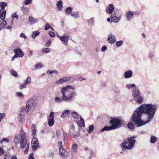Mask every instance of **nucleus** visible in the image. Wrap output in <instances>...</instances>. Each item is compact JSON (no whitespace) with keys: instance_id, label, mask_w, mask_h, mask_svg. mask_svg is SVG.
Here are the masks:
<instances>
[{"instance_id":"1","label":"nucleus","mask_w":159,"mask_h":159,"mask_svg":"<svg viewBox=\"0 0 159 159\" xmlns=\"http://www.w3.org/2000/svg\"><path fill=\"white\" fill-rule=\"evenodd\" d=\"M157 108L156 104L144 103L135 110L131 117V120L138 127L144 125L153 119Z\"/></svg>"},{"instance_id":"2","label":"nucleus","mask_w":159,"mask_h":159,"mask_svg":"<svg viewBox=\"0 0 159 159\" xmlns=\"http://www.w3.org/2000/svg\"><path fill=\"white\" fill-rule=\"evenodd\" d=\"M70 89L74 90L75 88L74 86L71 85H68L64 87L61 88V97H56L55 101L57 103H61L63 102H70L73 101L75 98V97L77 96V93L75 91L70 92L69 94L68 93L70 92Z\"/></svg>"},{"instance_id":"3","label":"nucleus","mask_w":159,"mask_h":159,"mask_svg":"<svg viewBox=\"0 0 159 159\" xmlns=\"http://www.w3.org/2000/svg\"><path fill=\"white\" fill-rule=\"evenodd\" d=\"M124 121L121 119L118 118L112 119L109 122V123L111 126L108 127L105 126L100 131L103 132L105 131H109L120 127L123 124Z\"/></svg>"},{"instance_id":"4","label":"nucleus","mask_w":159,"mask_h":159,"mask_svg":"<svg viewBox=\"0 0 159 159\" xmlns=\"http://www.w3.org/2000/svg\"><path fill=\"white\" fill-rule=\"evenodd\" d=\"M15 143L17 145L20 143V147L21 149L24 148L27 144V141L26 139V134L21 129L20 134L16 135L14 140Z\"/></svg>"},{"instance_id":"5","label":"nucleus","mask_w":159,"mask_h":159,"mask_svg":"<svg viewBox=\"0 0 159 159\" xmlns=\"http://www.w3.org/2000/svg\"><path fill=\"white\" fill-rule=\"evenodd\" d=\"M132 96L135 101L139 104H141L143 101V98L141 95L139 89L135 88L133 90L132 93Z\"/></svg>"},{"instance_id":"6","label":"nucleus","mask_w":159,"mask_h":159,"mask_svg":"<svg viewBox=\"0 0 159 159\" xmlns=\"http://www.w3.org/2000/svg\"><path fill=\"white\" fill-rule=\"evenodd\" d=\"M72 116L75 119H78L80 117V121L79 120H78L77 121V124L79 126L81 127L82 126L84 127V119L80 116L78 113L77 112L74 111L71 113Z\"/></svg>"},{"instance_id":"7","label":"nucleus","mask_w":159,"mask_h":159,"mask_svg":"<svg viewBox=\"0 0 159 159\" xmlns=\"http://www.w3.org/2000/svg\"><path fill=\"white\" fill-rule=\"evenodd\" d=\"M7 6V4L5 2H0V7H1L0 10V18L2 20L4 19L5 17L6 11L4 10V8Z\"/></svg>"},{"instance_id":"8","label":"nucleus","mask_w":159,"mask_h":159,"mask_svg":"<svg viewBox=\"0 0 159 159\" xmlns=\"http://www.w3.org/2000/svg\"><path fill=\"white\" fill-rule=\"evenodd\" d=\"M36 104V102L33 98H31L26 103V107H25V111L26 113H28L30 109L33 107H35Z\"/></svg>"},{"instance_id":"9","label":"nucleus","mask_w":159,"mask_h":159,"mask_svg":"<svg viewBox=\"0 0 159 159\" xmlns=\"http://www.w3.org/2000/svg\"><path fill=\"white\" fill-rule=\"evenodd\" d=\"M136 136L134 135L130 137L127 138L126 139V140L124 143L123 144H125V143H126L127 141L128 142V141L129 142V146L128 147V148L130 149L133 148L136 142V140L134 139L136 138Z\"/></svg>"},{"instance_id":"10","label":"nucleus","mask_w":159,"mask_h":159,"mask_svg":"<svg viewBox=\"0 0 159 159\" xmlns=\"http://www.w3.org/2000/svg\"><path fill=\"white\" fill-rule=\"evenodd\" d=\"M75 126L74 124H72L71 125L69 132L70 135L73 138H76L77 137L80 136L79 133H77L76 134H74Z\"/></svg>"},{"instance_id":"11","label":"nucleus","mask_w":159,"mask_h":159,"mask_svg":"<svg viewBox=\"0 0 159 159\" xmlns=\"http://www.w3.org/2000/svg\"><path fill=\"white\" fill-rule=\"evenodd\" d=\"M54 113L53 112H51L48 117V123L49 126L50 127L52 126L54 123Z\"/></svg>"},{"instance_id":"12","label":"nucleus","mask_w":159,"mask_h":159,"mask_svg":"<svg viewBox=\"0 0 159 159\" xmlns=\"http://www.w3.org/2000/svg\"><path fill=\"white\" fill-rule=\"evenodd\" d=\"M31 145L33 149L35 150L39 148L38 141L36 138H34L32 139Z\"/></svg>"},{"instance_id":"13","label":"nucleus","mask_w":159,"mask_h":159,"mask_svg":"<svg viewBox=\"0 0 159 159\" xmlns=\"http://www.w3.org/2000/svg\"><path fill=\"white\" fill-rule=\"evenodd\" d=\"M58 38L64 44L66 45H67L69 37L67 35L65 34L62 36H58Z\"/></svg>"},{"instance_id":"14","label":"nucleus","mask_w":159,"mask_h":159,"mask_svg":"<svg viewBox=\"0 0 159 159\" xmlns=\"http://www.w3.org/2000/svg\"><path fill=\"white\" fill-rule=\"evenodd\" d=\"M71 77H70L67 76L66 77H63L60 80L57 81L55 83L57 84H62L64 82H66L67 81L69 80Z\"/></svg>"},{"instance_id":"15","label":"nucleus","mask_w":159,"mask_h":159,"mask_svg":"<svg viewBox=\"0 0 159 159\" xmlns=\"http://www.w3.org/2000/svg\"><path fill=\"white\" fill-rule=\"evenodd\" d=\"M107 41L110 43L111 44L114 43L116 41L115 36L114 35L111 34H109L108 36Z\"/></svg>"},{"instance_id":"16","label":"nucleus","mask_w":159,"mask_h":159,"mask_svg":"<svg viewBox=\"0 0 159 159\" xmlns=\"http://www.w3.org/2000/svg\"><path fill=\"white\" fill-rule=\"evenodd\" d=\"M15 54H17V57H22L24 55V52L21 48H18L14 50Z\"/></svg>"},{"instance_id":"17","label":"nucleus","mask_w":159,"mask_h":159,"mask_svg":"<svg viewBox=\"0 0 159 159\" xmlns=\"http://www.w3.org/2000/svg\"><path fill=\"white\" fill-rule=\"evenodd\" d=\"M125 140H126V139H124L123 140V143H122V144H121L122 149V150L123 151V152L125 151L126 149H128V150H130L132 148H131L130 149L129 148H128V147L129 146V142L128 141V142L127 141L126 143H125V144H124H124H123V143L125 142Z\"/></svg>"},{"instance_id":"18","label":"nucleus","mask_w":159,"mask_h":159,"mask_svg":"<svg viewBox=\"0 0 159 159\" xmlns=\"http://www.w3.org/2000/svg\"><path fill=\"white\" fill-rule=\"evenodd\" d=\"M25 111L26 112L25 107H23L21 109L20 112L19 114V117L21 119V120H19L20 122H21L23 118Z\"/></svg>"},{"instance_id":"19","label":"nucleus","mask_w":159,"mask_h":159,"mask_svg":"<svg viewBox=\"0 0 159 159\" xmlns=\"http://www.w3.org/2000/svg\"><path fill=\"white\" fill-rule=\"evenodd\" d=\"M133 72L132 71L129 70L125 72L124 74V78L125 79H128L131 78Z\"/></svg>"},{"instance_id":"20","label":"nucleus","mask_w":159,"mask_h":159,"mask_svg":"<svg viewBox=\"0 0 159 159\" xmlns=\"http://www.w3.org/2000/svg\"><path fill=\"white\" fill-rule=\"evenodd\" d=\"M155 53L154 50L149 51L148 57L149 59L152 60L155 57Z\"/></svg>"},{"instance_id":"21","label":"nucleus","mask_w":159,"mask_h":159,"mask_svg":"<svg viewBox=\"0 0 159 159\" xmlns=\"http://www.w3.org/2000/svg\"><path fill=\"white\" fill-rule=\"evenodd\" d=\"M134 15V13L131 11H129L127 12L125 14L126 20L128 21H130Z\"/></svg>"},{"instance_id":"22","label":"nucleus","mask_w":159,"mask_h":159,"mask_svg":"<svg viewBox=\"0 0 159 159\" xmlns=\"http://www.w3.org/2000/svg\"><path fill=\"white\" fill-rule=\"evenodd\" d=\"M63 3L61 0L59 1L56 4V6L57 10L60 11H61L63 7Z\"/></svg>"},{"instance_id":"23","label":"nucleus","mask_w":159,"mask_h":159,"mask_svg":"<svg viewBox=\"0 0 159 159\" xmlns=\"http://www.w3.org/2000/svg\"><path fill=\"white\" fill-rule=\"evenodd\" d=\"M114 5L112 4H110L106 10V12L108 14H111L114 10Z\"/></svg>"},{"instance_id":"24","label":"nucleus","mask_w":159,"mask_h":159,"mask_svg":"<svg viewBox=\"0 0 159 159\" xmlns=\"http://www.w3.org/2000/svg\"><path fill=\"white\" fill-rule=\"evenodd\" d=\"M29 20L31 25H33L38 22V19L34 18L32 16H30L29 17Z\"/></svg>"},{"instance_id":"25","label":"nucleus","mask_w":159,"mask_h":159,"mask_svg":"<svg viewBox=\"0 0 159 159\" xmlns=\"http://www.w3.org/2000/svg\"><path fill=\"white\" fill-rule=\"evenodd\" d=\"M59 150L60 155L62 157H66L65 156V153L66 151L63 147H59Z\"/></svg>"},{"instance_id":"26","label":"nucleus","mask_w":159,"mask_h":159,"mask_svg":"<svg viewBox=\"0 0 159 159\" xmlns=\"http://www.w3.org/2000/svg\"><path fill=\"white\" fill-rule=\"evenodd\" d=\"M111 21L115 23L118 22L120 20V18L117 17L116 16H113V15H111Z\"/></svg>"},{"instance_id":"27","label":"nucleus","mask_w":159,"mask_h":159,"mask_svg":"<svg viewBox=\"0 0 159 159\" xmlns=\"http://www.w3.org/2000/svg\"><path fill=\"white\" fill-rule=\"evenodd\" d=\"M0 20V28L1 29H4L5 28V26L6 25L7 22L5 20H4L5 19H2Z\"/></svg>"},{"instance_id":"28","label":"nucleus","mask_w":159,"mask_h":159,"mask_svg":"<svg viewBox=\"0 0 159 159\" xmlns=\"http://www.w3.org/2000/svg\"><path fill=\"white\" fill-rule=\"evenodd\" d=\"M70 114V111L68 110H66L62 112L61 116L62 118H65L67 116Z\"/></svg>"},{"instance_id":"29","label":"nucleus","mask_w":159,"mask_h":159,"mask_svg":"<svg viewBox=\"0 0 159 159\" xmlns=\"http://www.w3.org/2000/svg\"><path fill=\"white\" fill-rule=\"evenodd\" d=\"M72 11V8L70 7H67L65 10V13L66 15H69L71 14V12Z\"/></svg>"},{"instance_id":"30","label":"nucleus","mask_w":159,"mask_h":159,"mask_svg":"<svg viewBox=\"0 0 159 159\" xmlns=\"http://www.w3.org/2000/svg\"><path fill=\"white\" fill-rule=\"evenodd\" d=\"M157 138L154 135H152L150 139V142L151 143H154L157 141Z\"/></svg>"},{"instance_id":"31","label":"nucleus","mask_w":159,"mask_h":159,"mask_svg":"<svg viewBox=\"0 0 159 159\" xmlns=\"http://www.w3.org/2000/svg\"><path fill=\"white\" fill-rule=\"evenodd\" d=\"M40 33L39 31H34L32 33L31 36L33 39H34Z\"/></svg>"},{"instance_id":"32","label":"nucleus","mask_w":159,"mask_h":159,"mask_svg":"<svg viewBox=\"0 0 159 159\" xmlns=\"http://www.w3.org/2000/svg\"><path fill=\"white\" fill-rule=\"evenodd\" d=\"M31 129L32 131V135L34 136L36 135V130L35 129V125L33 124L31 126Z\"/></svg>"},{"instance_id":"33","label":"nucleus","mask_w":159,"mask_h":159,"mask_svg":"<svg viewBox=\"0 0 159 159\" xmlns=\"http://www.w3.org/2000/svg\"><path fill=\"white\" fill-rule=\"evenodd\" d=\"M12 17V20L11 21V23H12L13 22V19L15 18H16V19H18V16L16 14V12H15L11 16Z\"/></svg>"},{"instance_id":"34","label":"nucleus","mask_w":159,"mask_h":159,"mask_svg":"<svg viewBox=\"0 0 159 159\" xmlns=\"http://www.w3.org/2000/svg\"><path fill=\"white\" fill-rule=\"evenodd\" d=\"M79 14V13L78 11L73 12V13L71 14V15L75 18H78L80 16Z\"/></svg>"},{"instance_id":"35","label":"nucleus","mask_w":159,"mask_h":159,"mask_svg":"<svg viewBox=\"0 0 159 159\" xmlns=\"http://www.w3.org/2000/svg\"><path fill=\"white\" fill-rule=\"evenodd\" d=\"M111 15H113V16H116L117 17H118L119 18H120L121 16V14L119 11H115L113 14H111Z\"/></svg>"},{"instance_id":"36","label":"nucleus","mask_w":159,"mask_h":159,"mask_svg":"<svg viewBox=\"0 0 159 159\" xmlns=\"http://www.w3.org/2000/svg\"><path fill=\"white\" fill-rule=\"evenodd\" d=\"M123 42L122 40L117 41L116 42V45L117 48L120 47L122 44Z\"/></svg>"},{"instance_id":"37","label":"nucleus","mask_w":159,"mask_h":159,"mask_svg":"<svg viewBox=\"0 0 159 159\" xmlns=\"http://www.w3.org/2000/svg\"><path fill=\"white\" fill-rule=\"evenodd\" d=\"M89 152H90V157L89 159H91L92 157H94L95 156V153L91 149L89 150Z\"/></svg>"},{"instance_id":"38","label":"nucleus","mask_w":159,"mask_h":159,"mask_svg":"<svg viewBox=\"0 0 159 159\" xmlns=\"http://www.w3.org/2000/svg\"><path fill=\"white\" fill-rule=\"evenodd\" d=\"M31 81V77H28L24 81V82L25 84H29L30 83Z\"/></svg>"},{"instance_id":"39","label":"nucleus","mask_w":159,"mask_h":159,"mask_svg":"<svg viewBox=\"0 0 159 159\" xmlns=\"http://www.w3.org/2000/svg\"><path fill=\"white\" fill-rule=\"evenodd\" d=\"M135 85L134 84H127L125 85L126 87L128 89H129L131 88H135Z\"/></svg>"},{"instance_id":"40","label":"nucleus","mask_w":159,"mask_h":159,"mask_svg":"<svg viewBox=\"0 0 159 159\" xmlns=\"http://www.w3.org/2000/svg\"><path fill=\"white\" fill-rule=\"evenodd\" d=\"M94 128V126L93 125H90L89 128L87 129V132L89 133H91L93 130Z\"/></svg>"},{"instance_id":"41","label":"nucleus","mask_w":159,"mask_h":159,"mask_svg":"<svg viewBox=\"0 0 159 159\" xmlns=\"http://www.w3.org/2000/svg\"><path fill=\"white\" fill-rule=\"evenodd\" d=\"M78 148V146L76 144H73L72 147V151L73 152H75L76 151Z\"/></svg>"},{"instance_id":"42","label":"nucleus","mask_w":159,"mask_h":159,"mask_svg":"<svg viewBox=\"0 0 159 159\" xmlns=\"http://www.w3.org/2000/svg\"><path fill=\"white\" fill-rule=\"evenodd\" d=\"M88 24L89 25H93L94 23V20L93 18H92L88 20Z\"/></svg>"},{"instance_id":"43","label":"nucleus","mask_w":159,"mask_h":159,"mask_svg":"<svg viewBox=\"0 0 159 159\" xmlns=\"http://www.w3.org/2000/svg\"><path fill=\"white\" fill-rule=\"evenodd\" d=\"M127 126L130 129H134V125L131 122L129 123L127 125Z\"/></svg>"},{"instance_id":"44","label":"nucleus","mask_w":159,"mask_h":159,"mask_svg":"<svg viewBox=\"0 0 159 159\" xmlns=\"http://www.w3.org/2000/svg\"><path fill=\"white\" fill-rule=\"evenodd\" d=\"M42 66V64L41 63H38L35 65L34 67L36 69H38L41 68Z\"/></svg>"},{"instance_id":"45","label":"nucleus","mask_w":159,"mask_h":159,"mask_svg":"<svg viewBox=\"0 0 159 159\" xmlns=\"http://www.w3.org/2000/svg\"><path fill=\"white\" fill-rule=\"evenodd\" d=\"M49 28L52 29L50 25L48 23H46L44 26V30H47Z\"/></svg>"},{"instance_id":"46","label":"nucleus","mask_w":159,"mask_h":159,"mask_svg":"<svg viewBox=\"0 0 159 159\" xmlns=\"http://www.w3.org/2000/svg\"><path fill=\"white\" fill-rule=\"evenodd\" d=\"M42 52L43 53H48L50 52V49L48 48L43 49Z\"/></svg>"},{"instance_id":"47","label":"nucleus","mask_w":159,"mask_h":159,"mask_svg":"<svg viewBox=\"0 0 159 159\" xmlns=\"http://www.w3.org/2000/svg\"><path fill=\"white\" fill-rule=\"evenodd\" d=\"M11 75L15 77H16L17 75V73L14 70H11Z\"/></svg>"},{"instance_id":"48","label":"nucleus","mask_w":159,"mask_h":159,"mask_svg":"<svg viewBox=\"0 0 159 159\" xmlns=\"http://www.w3.org/2000/svg\"><path fill=\"white\" fill-rule=\"evenodd\" d=\"M63 136L64 141L66 142H67L68 141V140L67 134L65 132H64L63 134Z\"/></svg>"},{"instance_id":"49","label":"nucleus","mask_w":159,"mask_h":159,"mask_svg":"<svg viewBox=\"0 0 159 159\" xmlns=\"http://www.w3.org/2000/svg\"><path fill=\"white\" fill-rule=\"evenodd\" d=\"M47 73L49 74H51L53 73L57 74L58 71L56 70L52 71H50L49 70H48L47 71Z\"/></svg>"},{"instance_id":"50","label":"nucleus","mask_w":159,"mask_h":159,"mask_svg":"<svg viewBox=\"0 0 159 159\" xmlns=\"http://www.w3.org/2000/svg\"><path fill=\"white\" fill-rule=\"evenodd\" d=\"M26 84H25L24 83H24H22L20 84V88L22 89L24 88H25L26 87Z\"/></svg>"},{"instance_id":"51","label":"nucleus","mask_w":159,"mask_h":159,"mask_svg":"<svg viewBox=\"0 0 159 159\" xmlns=\"http://www.w3.org/2000/svg\"><path fill=\"white\" fill-rule=\"evenodd\" d=\"M16 95H17L18 97L22 98L23 97L24 95L22 94V93L20 92H18L16 93Z\"/></svg>"},{"instance_id":"52","label":"nucleus","mask_w":159,"mask_h":159,"mask_svg":"<svg viewBox=\"0 0 159 159\" xmlns=\"http://www.w3.org/2000/svg\"><path fill=\"white\" fill-rule=\"evenodd\" d=\"M9 141L8 139H6L5 138L2 139L0 141L1 143H2L3 142H5L6 143H8Z\"/></svg>"},{"instance_id":"53","label":"nucleus","mask_w":159,"mask_h":159,"mask_svg":"<svg viewBox=\"0 0 159 159\" xmlns=\"http://www.w3.org/2000/svg\"><path fill=\"white\" fill-rule=\"evenodd\" d=\"M5 151L0 146V156L3 155L5 153Z\"/></svg>"},{"instance_id":"54","label":"nucleus","mask_w":159,"mask_h":159,"mask_svg":"<svg viewBox=\"0 0 159 159\" xmlns=\"http://www.w3.org/2000/svg\"><path fill=\"white\" fill-rule=\"evenodd\" d=\"M32 1V0H25L24 2V4L25 5H27L30 4Z\"/></svg>"},{"instance_id":"55","label":"nucleus","mask_w":159,"mask_h":159,"mask_svg":"<svg viewBox=\"0 0 159 159\" xmlns=\"http://www.w3.org/2000/svg\"><path fill=\"white\" fill-rule=\"evenodd\" d=\"M49 34L51 37H54L55 36V33L53 32L52 31L49 32Z\"/></svg>"},{"instance_id":"56","label":"nucleus","mask_w":159,"mask_h":159,"mask_svg":"<svg viewBox=\"0 0 159 159\" xmlns=\"http://www.w3.org/2000/svg\"><path fill=\"white\" fill-rule=\"evenodd\" d=\"M51 44V41L49 40L45 44L44 46L46 47H48Z\"/></svg>"},{"instance_id":"57","label":"nucleus","mask_w":159,"mask_h":159,"mask_svg":"<svg viewBox=\"0 0 159 159\" xmlns=\"http://www.w3.org/2000/svg\"><path fill=\"white\" fill-rule=\"evenodd\" d=\"M5 116V114L3 113H0V122L2 120L4 117Z\"/></svg>"},{"instance_id":"58","label":"nucleus","mask_w":159,"mask_h":159,"mask_svg":"<svg viewBox=\"0 0 159 159\" xmlns=\"http://www.w3.org/2000/svg\"><path fill=\"white\" fill-rule=\"evenodd\" d=\"M60 135V131L59 129H57L56 132V135L58 138H59V136Z\"/></svg>"},{"instance_id":"59","label":"nucleus","mask_w":159,"mask_h":159,"mask_svg":"<svg viewBox=\"0 0 159 159\" xmlns=\"http://www.w3.org/2000/svg\"><path fill=\"white\" fill-rule=\"evenodd\" d=\"M107 47L106 46H103L102 47L101 49V51L102 52H104L105 50H107Z\"/></svg>"},{"instance_id":"60","label":"nucleus","mask_w":159,"mask_h":159,"mask_svg":"<svg viewBox=\"0 0 159 159\" xmlns=\"http://www.w3.org/2000/svg\"><path fill=\"white\" fill-rule=\"evenodd\" d=\"M29 159H35L34 157L33 154L32 153H31L29 156Z\"/></svg>"},{"instance_id":"61","label":"nucleus","mask_w":159,"mask_h":159,"mask_svg":"<svg viewBox=\"0 0 159 159\" xmlns=\"http://www.w3.org/2000/svg\"><path fill=\"white\" fill-rule=\"evenodd\" d=\"M20 36L21 37L24 38L25 39H27V37L26 36L25 34L23 33H22L20 35Z\"/></svg>"},{"instance_id":"62","label":"nucleus","mask_w":159,"mask_h":159,"mask_svg":"<svg viewBox=\"0 0 159 159\" xmlns=\"http://www.w3.org/2000/svg\"><path fill=\"white\" fill-rule=\"evenodd\" d=\"M21 10L24 12L28 10V8L26 7H21Z\"/></svg>"},{"instance_id":"63","label":"nucleus","mask_w":159,"mask_h":159,"mask_svg":"<svg viewBox=\"0 0 159 159\" xmlns=\"http://www.w3.org/2000/svg\"><path fill=\"white\" fill-rule=\"evenodd\" d=\"M48 156L49 157H53L54 156V153L53 152H49Z\"/></svg>"},{"instance_id":"64","label":"nucleus","mask_w":159,"mask_h":159,"mask_svg":"<svg viewBox=\"0 0 159 159\" xmlns=\"http://www.w3.org/2000/svg\"><path fill=\"white\" fill-rule=\"evenodd\" d=\"M58 146H59V147H63L62 142L61 141H59L58 143Z\"/></svg>"}]
</instances>
